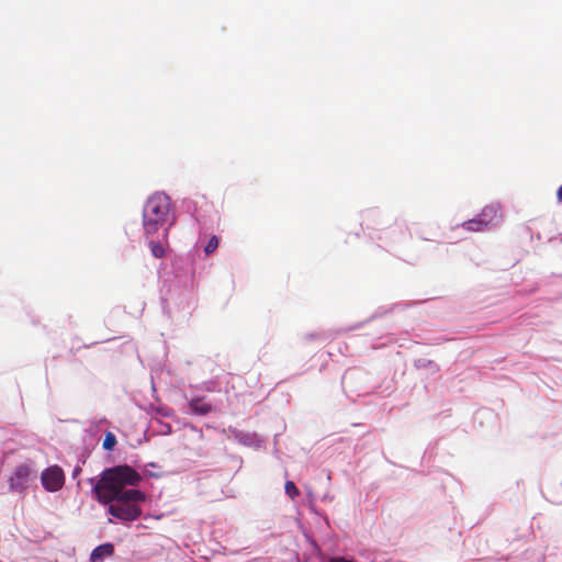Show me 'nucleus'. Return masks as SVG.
<instances>
[{
  "instance_id": "f257e3e1",
  "label": "nucleus",
  "mask_w": 562,
  "mask_h": 562,
  "mask_svg": "<svg viewBox=\"0 0 562 562\" xmlns=\"http://www.w3.org/2000/svg\"><path fill=\"white\" fill-rule=\"evenodd\" d=\"M142 481L140 474L130 465H116L105 469L92 491L101 504L112 503L115 498L127 501H146V494L139 490H125L126 486H137Z\"/></svg>"
},
{
  "instance_id": "f03ea898",
  "label": "nucleus",
  "mask_w": 562,
  "mask_h": 562,
  "mask_svg": "<svg viewBox=\"0 0 562 562\" xmlns=\"http://www.w3.org/2000/svg\"><path fill=\"white\" fill-rule=\"evenodd\" d=\"M171 209L170 198L156 192L148 198L143 209V227L147 238L155 235L167 223Z\"/></svg>"
},
{
  "instance_id": "7ed1b4c3",
  "label": "nucleus",
  "mask_w": 562,
  "mask_h": 562,
  "mask_svg": "<svg viewBox=\"0 0 562 562\" xmlns=\"http://www.w3.org/2000/svg\"><path fill=\"white\" fill-rule=\"evenodd\" d=\"M143 502L120 499L119 497L109 503L108 512L111 516L122 521H134L142 515V508L138 504Z\"/></svg>"
},
{
  "instance_id": "20e7f679",
  "label": "nucleus",
  "mask_w": 562,
  "mask_h": 562,
  "mask_svg": "<svg viewBox=\"0 0 562 562\" xmlns=\"http://www.w3.org/2000/svg\"><path fill=\"white\" fill-rule=\"evenodd\" d=\"M41 482L47 492H57L65 484V474L59 465H52L45 469L41 474Z\"/></svg>"
},
{
  "instance_id": "39448f33",
  "label": "nucleus",
  "mask_w": 562,
  "mask_h": 562,
  "mask_svg": "<svg viewBox=\"0 0 562 562\" xmlns=\"http://www.w3.org/2000/svg\"><path fill=\"white\" fill-rule=\"evenodd\" d=\"M32 469L29 464H20L15 467L13 473L9 477V488L14 492H22L29 486Z\"/></svg>"
},
{
  "instance_id": "423d86ee",
  "label": "nucleus",
  "mask_w": 562,
  "mask_h": 562,
  "mask_svg": "<svg viewBox=\"0 0 562 562\" xmlns=\"http://www.w3.org/2000/svg\"><path fill=\"white\" fill-rule=\"evenodd\" d=\"M191 412L199 416H205L213 412L215 407L206 401L204 396L193 397L189 401Z\"/></svg>"
},
{
  "instance_id": "0eeeda50",
  "label": "nucleus",
  "mask_w": 562,
  "mask_h": 562,
  "mask_svg": "<svg viewBox=\"0 0 562 562\" xmlns=\"http://www.w3.org/2000/svg\"><path fill=\"white\" fill-rule=\"evenodd\" d=\"M114 554V547L112 543H103L98 546L91 553L92 561H101L104 558L112 557Z\"/></svg>"
},
{
  "instance_id": "6e6552de",
  "label": "nucleus",
  "mask_w": 562,
  "mask_h": 562,
  "mask_svg": "<svg viewBox=\"0 0 562 562\" xmlns=\"http://www.w3.org/2000/svg\"><path fill=\"white\" fill-rule=\"evenodd\" d=\"M477 217H481V218H484L485 221H487V226H488L494 221H497L501 217V215H499V211L497 207L486 206L482 210L481 214Z\"/></svg>"
},
{
  "instance_id": "1a4fd4ad",
  "label": "nucleus",
  "mask_w": 562,
  "mask_h": 562,
  "mask_svg": "<svg viewBox=\"0 0 562 562\" xmlns=\"http://www.w3.org/2000/svg\"><path fill=\"white\" fill-rule=\"evenodd\" d=\"M463 227L467 231L479 232L487 227V221L481 217H475L473 220L464 222Z\"/></svg>"
},
{
  "instance_id": "9d476101",
  "label": "nucleus",
  "mask_w": 562,
  "mask_h": 562,
  "mask_svg": "<svg viewBox=\"0 0 562 562\" xmlns=\"http://www.w3.org/2000/svg\"><path fill=\"white\" fill-rule=\"evenodd\" d=\"M148 245H149V248H150V252H151V255L155 258H162V257H165L166 249H165V246L161 243L155 241V240H149Z\"/></svg>"
},
{
  "instance_id": "9b49d317",
  "label": "nucleus",
  "mask_w": 562,
  "mask_h": 562,
  "mask_svg": "<svg viewBox=\"0 0 562 562\" xmlns=\"http://www.w3.org/2000/svg\"><path fill=\"white\" fill-rule=\"evenodd\" d=\"M285 493L293 501L300 495V491L292 481H286L284 485Z\"/></svg>"
},
{
  "instance_id": "f8f14e48",
  "label": "nucleus",
  "mask_w": 562,
  "mask_h": 562,
  "mask_svg": "<svg viewBox=\"0 0 562 562\" xmlns=\"http://www.w3.org/2000/svg\"><path fill=\"white\" fill-rule=\"evenodd\" d=\"M217 247H218V238L214 235L210 238L209 243L206 244V246L204 248V252L206 255H211L212 252H214L216 250Z\"/></svg>"
},
{
  "instance_id": "ddd939ff",
  "label": "nucleus",
  "mask_w": 562,
  "mask_h": 562,
  "mask_svg": "<svg viewBox=\"0 0 562 562\" xmlns=\"http://www.w3.org/2000/svg\"><path fill=\"white\" fill-rule=\"evenodd\" d=\"M115 445H116L115 436L112 432H108L103 440V448L105 450H112Z\"/></svg>"
},
{
  "instance_id": "4468645a",
  "label": "nucleus",
  "mask_w": 562,
  "mask_h": 562,
  "mask_svg": "<svg viewBox=\"0 0 562 562\" xmlns=\"http://www.w3.org/2000/svg\"><path fill=\"white\" fill-rule=\"evenodd\" d=\"M328 562H352V561L346 560L344 558H333Z\"/></svg>"
},
{
  "instance_id": "2eb2a0df",
  "label": "nucleus",
  "mask_w": 562,
  "mask_h": 562,
  "mask_svg": "<svg viewBox=\"0 0 562 562\" xmlns=\"http://www.w3.org/2000/svg\"><path fill=\"white\" fill-rule=\"evenodd\" d=\"M558 201L562 203V186L557 191Z\"/></svg>"
},
{
  "instance_id": "dca6fc26",
  "label": "nucleus",
  "mask_w": 562,
  "mask_h": 562,
  "mask_svg": "<svg viewBox=\"0 0 562 562\" xmlns=\"http://www.w3.org/2000/svg\"><path fill=\"white\" fill-rule=\"evenodd\" d=\"M168 232H169V226L164 228V236H165L166 239H167V236H168Z\"/></svg>"
},
{
  "instance_id": "f3484780",
  "label": "nucleus",
  "mask_w": 562,
  "mask_h": 562,
  "mask_svg": "<svg viewBox=\"0 0 562 562\" xmlns=\"http://www.w3.org/2000/svg\"><path fill=\"white\" fill-rule=\"evenodd\" d=\"M79 471H80V469H79V468H77V469L75 470L74 474H77Z\"/></svg>"
}]
</instances>
